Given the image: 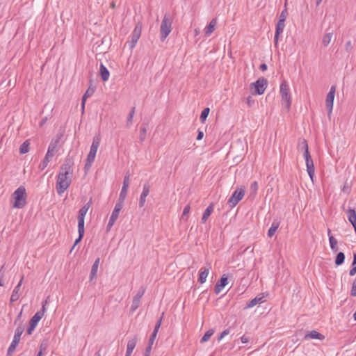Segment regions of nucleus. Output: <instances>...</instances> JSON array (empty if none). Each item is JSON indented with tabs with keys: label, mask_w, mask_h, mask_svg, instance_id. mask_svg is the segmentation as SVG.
<instances>
[{
	"label": "nucleus",
	"mask_w": 356,
	"mask_h": 356,
	"mask_svg": "<svg viewBox=\"0 0 356 356\" xmlns=\"http://www.w3.org/2000/svg\"><path fill=\"white\" fill-rule=\"evenodd\" d=\"M73 165L74 162L72 159L67 157L65 163L60 167L56 186L57 193L60 195H62L71 184L72 167Z\"/></svg>",
	"instance_id": "obj_1"
},
{
	"label": "nucleus",
	"mask_w": 356,
	"mask_h": 356,
	"mask_svg": "<svg viewBox=\"0 0 356 356\" xmlns=\"http://www.w3.org/2000/svg\"><path fill=\"white\" fill-rule=\"evenodd\" d=\"M14 200L13 207L16 209H22L26 204V192L24 186H21L17 188L12 194Z\"/></svg>",
	"instance_id": "obj_2"
},
{
	"label": "nucleus",
	"mask_w": 356,
	"mask_h": 356,
	"mask_svg": "<svg viewBox=\"0 0 356 356\" xmlns=\"http://www.w3.org/2000/svg\"><path fill=\"white\" fill-rule=\"evenodd\" d=\"M172 17L169 13L164 15L160 26V38L164 41L172 31Z\"/></svg>",
	"instance_id": "obj_3"
},
{
	"label": "nucleus",
	"mask_w": 356,
	"mask_h": 356,
	"mask_svg": "<svg viewBox=\"0 0 356 356\" xmlns=\"http://www.w3.org/2000/svg\"><path fill=\"white\" fill-rule=\"evenodd\" d=\"M100 141H101V138L99 136H95L93 137L92 143V145L90 147V152L87 156L86 163L85 165V169L86 170L90 168L92 163L95 161L97 149L100 145Z\"/></svg>",
	"instance_id": "obj_4"
},
{
	"label": "nucleus",
	"mask_w": 356,
	"mask_h": 356,
	"mask_svg": "<svg viewBox=\"0 0 356 356\" xmlns=\"http://www.w3.org/2000/svg\"><path fill=\"white\" fill-rule=\"evenodd\" d=\"M280 93L282 97V104L287 110H289L291 105V97L290 95V88L286 81H283L280 87Z\"/></svg>",
	"instance_id": "obj_5"
},
{
	"label": "nucleus",
	"mask_w": 356,
	"mask_h": 356,
	"mask_svg": "<svg viewBox=\"0 0 356 356\" xmlns=\"http://www.w3.org/2000/svg\"><path fill=\"white\" fill-rule=\"evenodd\" d=\"M24 329L22 325H19L16 328L13 341L11 342V343L8 349V355L10 354L11 353H13L15 350L16 346L18 345V343L20 341V337L24 332Z\"/></svg>",
	"instance_id": "obj_6"
},
{
	"label": "nucleus",
	"mask_w": 356,
	"mask_h": 356,
	"mask_svg": "<svg viewBox=\"0 0 356 356\" xmlns=\"http://www.w3.org/2000/svg\"><path fill=\"white\" fill-rule=\"evenodd\" d=\"M245 191L242 188L236 190L229 198L227 203L231 208L234 207L244 197Z\"/></svg>",
	"instance_id": "obj_7"
},
{
	"label": "nucleus",
	"mask_w": 356,
	"mask_h": 356,
	"mask_svg": "<svg viewBox=\"0 0 356 356\" xmlns=\"http://www.w3.org/2000/svg\"><path fill=\"white\" fill-rule=\"evenodd\" d=\"M44 316V310L37 312L29 321V327L26 330L28 334H31L36 327L38 322Z\"/></svg>",
	"instance_id": "obj_8"
},
{
	"label": "nucleus",
	"mask_w": 356,
	"mask_h": 356,
	"mask_svg": "<svg viewBox=\"0 0 356 356\" xmlns=\"http://www.w3.org/2000/svg\"><path fill=\"white\" fill-rule=\"evenodd\" d=\"M335 92L336 86H332L326 97L325 105L329 115L332 113V111Z\"/></svg>",
	"instance_id": "obj_9"
},
{
	"label": "nucleus",
	"mask_w": 356,
	"mask_h": 356,
	"mask_svg": "<svg viewBox=\"0 0 356 356\" xmlns=\"http://www.w3.org/2000/svg\"><path fill=\"white\" fill-rule=\"evenodd\" d=\"M255 89L254 93L257 95H262L267 86V80L264 78H260L257 81L251 83Z\"/></svg>",
	"instance_id": "obj_10"
},
{
	"label": "nucleus",
	"mask_w": 356,
	"mask_h": 356,
	"mask_svg": "<svg viewBox=\"0 0 356 356\" xmlns=\"http://www.w3.org/2000/svg\"><path fill=\"white\" fill-rule=\"evenodd\" d=\"M145 293V288L143 286H140V289H138V291H137V293L133 298L132 304L131 306V312H134L138 308L140 303V299L143 296Z\"/></svg>",
	"instance_id": "obj_11"
},
{
	"label": "nucleus",
	"mask_w": 356,
	"mask_h": 356,
	"mask_svg": "<svg viewBox=\"0 0 356 356\" xmlns=\"http://www.w3.org/2000/svg\"><path fill=\"white\" fill-rule=\"evenodd\" d=\"M140 34L141 27L137 25L132 32L131 40L128 42V46L130 49H132L135 47L138 39L140 37Z\"/></svg>",
	"instance_id": "obj_12"
},
{
	"label": "nucleus",
	"mask_w": 356,
	"mask_h": 356,
	"mask_svg": "<svg viewBox=\"0 0 356 356\" xmlns=\"http://www.w3.org/2000/svg\"><path fill=\"white\" fill-rule=\"evenodd\" d=\"M304 158L305 159L307 173L311 179L313 180L315 171L313 160L309 153H307L306 155H304Z\"/></svg>",
	"instance_id": "obj_13"
},
{
	"label": "nucleus",
	"mask_w": 356,
	"mask_h": 356,
	"mask_svg": "<svg viewBox=\"0 0 356 356\" xmlns=\"http://www.w3.org/2000/svg\"><path fill=\"white\" fill-rule=\"evenodd\" d=\"M150 191V186L148 183H145L143 185V191L140 194V199H139V207H143L146 202V197L149 195Z\"/></svg>",
	"instance_id": "obj_14"
},
{
	"label": "nucleus",
	"mask_w": 356,
	"mask_h": 356,
	"mask_svg": "<svg viewBox=\"0 0 356 356\" xmlns=\"http://www.w3.org/2000/svg\"><path fill=\"white\" fill-rule=\"evenodd\" d=\"M23 280H24V275L22 276L19 283L17 284V285L15 287V289L13 291L11 297H10L11 302H16L19 299V298L20 296V289H21V286L22 284Z\"/></svg>",
	"instance_id": "obj_15"
},
{
	"label": "nucleus",
	"mask_w": 356,
	"mask_h": 356,
	"mask_svg": "<svg viewBox=\"0 0 356 356\" xmlns=\"http://www.w3.org/2000/svg\"><path fill=\"white\" fill-rule=\"evenodd\" d=\"M227 284V277L226 275H223L220 280L216 283L214 291L216 294L220 293L223 288Z\"/></svg>",
	"instance_id": "obj_16"
},
{
	"label": "nucleus",
	"mask_w": 356,
	"mask_h": 356,
	"mask_svg": "<svg viewBox=\"0 0 356 356\" xmlns=\"http://www.w3.org/2000/svg\"><path fill=\"white\" fill-rule=\"evenodd\" d=\"M137 341L138 338L136 336L134 337L132 339L128 341L125 356L131 355V353L136 346Z\"/></svg>",
	"instance_id": "obj_17"
},
{
	"label": "nucleus",
	"mask_w": 356,
	"mask_h": 356,
	"mask_svg": "<svg viewBox=\"0 0 356 356\" xmlns=\"http://www.w3.org/2000/svg\"><path fill=\"white\" fill-rule=\"evenodd\" d=\"M161 321H162V316L160 318V319L156 322V325H155V327H154V331L152 333L151 336H150V338L149 339V346H152L154 342V340L156 337V335H157V333L159 332V330L161 327Z\"/></svg>",
	"instance_id": "obj_18"
},
{
	"label": "nucleus",
	"mask_w": 356,
	"mask_h": 356,
	"mask_svg": "<svg viewBox=\"0 0 356 356\" xmlns=\"http://www.w3.org/2000/svg\"><path fill=\"white\" fill-rule=\"evenodd\" d=\"M285 24L283 22L278 21L277 25H276V30L274 37V42L275 44L278 42V38L280 34H281L283 32V30L284 29Z\"/></svg>",
	"instance_id": "obj_19"
},
{
	"label": "nucleus",
	"mask_w": 356,
	"mask_h": 356,
	"mask_svg": "<svg viewBox=\"0 0 356 356\" xmlns=\"http://www.w3.org/2000/svg\"><path fill=\"white\" fill-rule=\"evenodd\" d=\"M330 233H331V230L330 229H328L327 234L329 236V242H330V248L334 252H336L339 250L338 245H337L338 242H337V240L333 236L330 235Z\"/></svg>",
	"instance_id": "obj_20"
},
{
	"label": "nucleus",
	"mask_w": 356,
	"mask_h": 356,
	"mask_svg": "<svg viewBox=\"0 0 356 356\" xmlns=\"http://www.w3.org/2000/svg\"><path fill=\"white\" fill-rule=\"evenodd\" d=\"M305 339H319L323 340L325 339V336L322 334L318 332L316 330H312L311 332H309L307 334H305Z\"/></svg>",
	"instance_id": "obj_21"
},
{
	"label": "nucleus",
	"mask_w": 356,
	"mask_h": 356,
	"mask_svg": "<svg viewBox=\"0 0 356 356\" xmlns=\"http://www.w3.org/2000/svg\"><path fill=\"white\" fill-rule=\"evenodd\" d=\"M216 24H217L216 18L212 19L211 21L210 22V23L204 29V33L207 36H209L213 32Z\"/></svg>",
	"instance_id": "obj_22"
},
{
	"label": "nucleus",
	"mask_w": 356,
	"mask_h": 356,
	"mask_svg": "<svg viewBox=\"0 0 356 356\" xmlns=\"http://www.w3.org/2000/svg\"><path fill=\"white\" fill-rule=\"evenodd\" d=\"M264 296H257L254 298L252 299L250 301H249L246 306L245 307V309H249L254 307L257 304H260L264 302Z\"/></svg>",
	"instance_id": "obj_23"
},
{
	"label": "nucleus",
	"mask_w": 356,
	"mask_h": 356,
	"mask_svg": "<svg viewBox=\"0 0 356 356\" xmlns=\"http://www.w3.org/2000/svg\"><path fill=\"white\" fill-rule=\"evenodd\" d=\"M99 74L101 75L102 79L103 81H106L108 80L110 76V73L106 66L101 63L99 66Z\"/></svg>",
	"instance_id": "obj_24"
},
{
	"label": "nucleus",
	"mask_w": 356,
	"mask_h": 356,
	"mask_svg": "<svg viewBox=\"0 0 356 356\" xmlns=\"http://www.w3.org/2000/svg\"><path fill=\"white\" fill-rule=\"evenodd\" d=\"M298 148L299 151L303 152V156L306 155L307 153H309L307 142L305 139L299 140Z\"/></svg>",
	"instance_id": "obj_25"
},
{
	"label": "nucleus",
	"mask_w": 356,
	"mask_h": 356,
	"mask_svg": "<svg viewBox=\"0 0 356 356\" xmlns=\"http://www.w3.org/2000/svg\"><path fill=\"white\" fill-rule=\"evenodd\" d=\"M119 214L120 212L117 211V209H113L107 225V229H110L111 227L114 225V223L118 218Z\"/></svg>",
	"instance_id": "obj_26"
},
{
	"label": "nucleus",
	"mask_w": 356,
	"mask_h": 356,
	"mask_svg": "<svg viewBox=\"0 0 356 356\" xmlns=\"http://www.w3.org/2000/svg\"><path fill=\"white\" fill-rule=\"evenodd\" d=\"M99 262H100V259L97 258L95 261V262L93 263V264L92 266V268H91L90 274V281L92 280L97 276Z\"/></svg>",
	"instance_id": "obj_27"
},
{
	"label": "nucleus",
	"mask_w": 356,
	"mask_h": 356,
	"mask_svg": "<svg viewBox=\"0 0 356 356\" xmlns=\"http://www.w3.org/2000/svg\"><path fill=\"white\" fill-rule=\"evenodd\" d=\"M347 216L349 222L352 224L353 226L356 225V211L354 208H350L347 211Z\"/></svg>",
	"instance_id": "obj_28"
},
{
	"label": "nucleus",
	"mask_w": 356,
	"mask_h": 356,
	"mask_svg": "<svg viewBox=\"0 0 356 356\" xmlns=\"http://www.w3.org/2000/svg\"><path fill=\"white\" fill-rule=\"evenodd\" d=\"M213 211V204H211L207 207V208L204 210V211L203 213L202 220H201L202 223H205L207 222V219L209 218V217L210 216V215L211 214Z\"/></svg>",
	"instance_id": "obj_29"
},
{
	"label": "nucleus",
	"mask_w": 356,
	"mask_h": 356,
	"mask_svg": "<svg viewBox=\"0 0 356 356\" xmlns=\"http://www.w3.org/2000/svg\"><path fill=\"white\" fill-rule=\"evenodd\" d=\"M94 92L95 90L93 88H89L83 95L81 99V109L83 112L84 111L85 104L87 98L91 97L93 95Z\"/></svg>",
	"instance_id": "obj_30"
},
{
	"label": "nucleus",
	"mask_w": 356,
	"mask_h": 356,
	"mask_svg": "<svg viewBox=\"0 0 356 356\" xmlns=\"http://www.w3.org/2000/svg\"><path fill=\"white\" fill-rule=\"evenodd\" d=\"M209 268H201L200 273V275H199V278H198V282L200 284H203V283H204L206 282L207 277V276L209 275Z\"/></svg>",
	"instance_id": "obj_31"
},
{
	"label": "nucleus",
	"mask_w": 356,
	"mask_h": 356,
	"mask_svg": "<svg viewBox=\"0 0 356 356\" xmlns=\"http://www.w3.org/2000/svg\"><path fill=\"white\" fill-rule=\"evenodd\" d=\"M279 226L280 222L277 220H274L268 231V236L270 238L273 237L279 228Z\"/></svg>",
	"instance_id": "obj_32"
},
{
	"label": "nucleus",
	"mask_w": 356,
	"mask_h": 356,
	"mask_svg": "<svg viewBox=\"0 0 356 356\" xmlns=\"http://www.w3.org/2000/svg\"><path fill=\"white\" fill-rule=\"evenodd\" d=\"M53 155H51L49 153H47L42 162L40 164L39 168L41 170H43L48 165V163L50 162L51 159L53 157Z\"/></svg>",
	"instance_id": "obj_33"
},
{
	"label": "nucleus",
	"mask_w": 356,
	"mask_h": 356,
	"mask_svg": "<svg viewBox=\"0 0 356 356\" xmlns=\"http://www.w3.org/2000/svg\"><path fill=\"white\" fill-rule=\"evenodd\" d=\"M58 140H52L48 147V150L47 153L50 154L51 155H54V152L57 151V145H58Z\"/></svg>",
	"instance_id": "obj_34"
},
{
	"label": "nucleus",
	"mask_w": 356,
	"mask_h": 356,
	"mask_svg": "<svg viewBox=\"0 0 356 356\" xmlns=\"http://www.w3.org/2000/svg\"><path fill=\"white\" fill-rule=\"evenodd\" d=\"M30 142L29 140H26L19 147V153L24 154L29 151Z\"/></svg>",
	"instance_id": "obj_35"
},
{
	"label": "nucleus",
	"mask_w": 356,
	"mask_h": 356,
	"mask_svg": "<svg viewBox=\"0 0 356 356\" xmlns=\"http://www.w3.org/2000/svg\"><path fill=\"white\" fill-rule=\"evenodd\" d=\"M91 204L92 200H90L88 202H87L83 207H82L80 209L78 215L85 217Z\"/></svg>",
	"instance_id": "obj_36"
},
{
	"label": "nucleus",
	"mask_w": 356,
	"mask_h": 356,
	"mask_svg": "<svg viewBox=\"0 0 356 356\" xmlns=\"http://www.w3.org/2000/svg\"><path fill=\"white\" fill-rule=\"evenodd\" d=\"M333 33L332 32L327 33L324 35L322 43L325 47H327L332 40Z\"/></svg>",
	"instance_id": "obj_37"
},
{
	"label": "nucleus",
	"mask_w": 356,
	"mask_h": 356,
	"mask_svg": "<svg viewBox=\"0 0 356 356\" xmlns=\"http://www.w3.org/2000/svg\"><path fill=\"white\" fill-rule=\"evenodd\" d=\"M214 334V330L213 329H210L208 331H207L203 335V337H202L201 340H200V342L201 343H204V342H207V341H209L211 338V337Z\"/></svg>",
	"instance_id": "obj_38"
},
{
	"label": "nucleus",
	"mask_w": 356,
	"mask_h": 356,
	"mask_svg": "<svg viewBox=\"0 0 356 356\" xmlns=\"http://www.w3.org/2000/svg\"><path fill=\"white\" fill-rule=\"evenodd\" d=\"M345 260V254L343 252H340L337 254L336 259H335V264L337 266H340L343 264Z\"/></svg>",
	"instance_id": "obj_39"
},
{
	"label": "nucleus",
	"mask_w": 356,
	"mask_h": 356,
	"mask_svg": "<svg viewBox=\"0 0 356 356\" xmlns=\"http://www.w3.org/2000/svg\"><path fill=\"white\" fill-rule=\"evenodd\" d=\"M135 111H136V108L134 106L129 113V115H128V118H127V126L128 127H131L132 125V123H133V118H134V114H135Z\"/></svg>",
	"instance_id": "obj_40"
},
{
	"label": "nucleus",
	"mask_w": 356,
	"mask_h": 356,
	"mask_svg": "<svg viewBox=\"0 0 356 356\" xmlns=\"http://www.w3.org/2000/svg\"><path fill=\"white\" fill-rule=\"evenodd\" d=\"M84 218L85 217L78 215V231L84 232Z\"/></svg>",
	"instance_id": "obj_41"
},
{
	"label": "nucleus",
	"mask_w": 356,
	"mask_h": 356,
	"mask_svg": "<svg viewBox=\"0 0 356 356\" xmlns=\"http://www.w3.org/2000/svg\"><path fill=\"white\" fill-rule=\"evenodd\" d=\"M209 111H210L209 108H205L202 110L201 115H200V120L202 122H204L207 120V118L209 115Z\"/></svg>",
	"instance_id": "obj_42"
},
{
	"label": "nucleus",
	"mask_w": 356,
	"mask_h": 356,
	"mask_svg": "<svg viewBox=\"0 0 356 356\" xmlns=\"http://www.w3.org/2000/svg\"><path fill=\"white\" fill-rule=\"evenodd\" d=\"M190 210H191V207L189 205H186L184 208V211H183V213H182V215H181V220H187L188 219V216L190 213Z\"/></svg>",
	"instance_id": "obj_43"
},
{
	"label": "nucleus",
	"mask_w": 356,
	"mask_h": 356,
	"mask_svg": "<svg viewBox=\"0 0 356 356\" xmlns=\"http://www.w3.org/2000/svg\"><path fill=\"white\" fill-rule=\"evenodd\" d=\"M127 191H128V188H126L125 187L123 188L122 187V189H121V191H120V196H119V200H125L126 197H127Z\"/></svg>",
	"instance_id": "obj_44"
},
{
	"label": "nucleus",
	"mask_w": 356,
	"mask_h": 356,
	"mask_svg": "<svg viewBox=\"0 0 356 356\" xmlns=\"http://www.w3.org/2000/svg\"><path fill=\"white\" fill-rule=\"evenodd\" d=\"M78 232H79V237L75 240L74 243V245L72 246V248L71 251L81 241V240L82 239V238H83V236L84 235V232L78 231Z\"/></svg>",
	"instance_id": "obj_45"
},
{
	"label": "nucleus",
	"mask_w": 356,
	"mask_h": 356,
	"mask_svg": "<svg viewBox=\"0 0 356 356\" xmlns=\"http://www.w3.org/2000/svg\"><path fill=\"white\" fill-rule=\"evenodd\" d=\"M147 129L145 127H142L140 131V140L144 141L146 138Z\"/></svg>",
	"instance_id": "obj_46"
},
{
	"label": "nucleus",
	"mask_w": 356,
	"mask_h": 356,
	"mask_svg": "<svg viewBox=\"0 0 356 356\" xmlns=\"http://www.w3.org/2000/svg\"><path fill=\"white\" fill-rule=\"evenodd\" d=\"M124 200H120L118 199V202H116L114 209H117L119 212L122 210L123 207Z\"/></svg>",
	"instance_id": "obj_47"
},
{
	"label": "nucleus",
	"mask_w": 356,
	"mask_h": 356,
	"mask_svg": "<svg viewBox=\"0 0 356 356\" xmlns=\"http://www.w3.org/2000/svg\"><path fill=\"white\" fill-rule=\"evenodd\" d=\"M287 15H288V13H287L286 9H284V10H282L281 14H280V15L279 21L280 22H285V20L286 19Z\"/></svg>",
	"instance_id": "obj_48"
},
{
	"label": "nucleus",
	"mask_w": 356,
	"mask_h": 356,
	"mask_svg": "<svg viewBox=\"0 0 356 356\" xmlns=\"http://www.w3.org/2000/svg\"><path fill=\"white\" fill-rule=\"evenodd\" d=\"M350 295L353 297H356V277H355V279L354 280L353 284H352V287H351V290H350Z\"/></svg>",
	"instance_id": "obj_49"
},
{
	"label": "nucleus",
	"mask_w": 356,
	"mask_h": 356,
	"mask_svg": "<svg viewBox=\"0 0 356 356\" xmlns=\"http://www.w3.org/2000/svg\"><path fill=\"white\" fill-rule=\"evenodd\" d=\"M129 177H130V175L129 174L125 175V177L124 178V181H123V185H122L123 188H124V187L126 188H129Z\"/></svg>",
	"instance_id": "obj_50"
},
{
	"label": "nucleus",
	"mask_w": 356,
	"mask_h": 356,
	"mask_svg": "<svg viewBox=\"0 0 356 356\" xmlns=\"http://www.w3.org/2000/svg\"><path fill=\"white\" fill-rule=\"evenodd\" d=\"M229 334V329L225 330L222 332H221L220 335L219 336L218 340V341H221L225 336L228 335Z\"/></svg>",
	"instance_id": "obj_51"
},
{
	"label": "nucleus",
	"mask_w": 356,
	"mask_h": 356,
	"mask_svg": "<svg viewBox=\"0 0 356 356\" xmlns=\"http://www.w3.org/2000/svg\"><path fill=\"white\" fill-rule=\"evenodd\" d=\"M49 297L48 296L47 298V299L44 300V301H42V308L40 311L44 310V314L46 312V310H47L46 306L49 303Z\"/></svg>",
	"instance_id": "obj_52"
},
{
	"label": "nucleus",
	"mask_w": 356,
	"mask_h": 356,
	"mask_svg": "<svg viewBox=\"0 0 356 356\" xmlns=\"http://www.w3.org/2000/svg\"><path fill=\"white\" fill-rule=\"evenodd\" d=\"M258 189V184L257 181H253L250 185V190L256 192Z\"/></svg>",
	"instance_id": "obj_53"
},
{
	"label": "nucleus",
	"mask_w": 356,
	"mask_h": 356,
	"mask_svg": "<svg viewBox=\"0 0 356 356\" xmlns=\"http://www.w3.org/2000/svg\"><path fill=\"white\" fill-rule=\"evenodd\" d=\"M151 350H152V346L148 345L145 349L144 356H149Z\"/></svg>",
	"instance_id": "obj_54"
},
{
	"label": "nucleus",
	"mask_w": 356,
	"mask_h": 356,
	"mask_svg": "<svg viewBox=\"0 0 356 356\" xmlns=\"http://www.w3.org/2000/svg\"><path fill=\"white\" fill-rule=\"evenodd\" d=\"M353 267L350 270V272H349V275L350 276H353L356 274V266H353Z\"/></svg>",
	"instance_id": "obj_55"
},
{
	"label": "nucleus",
	"mask_w": 356,
	"mask_h": 356,
	"mask_svg": "<svg viewBox=\"0 0 356 356\" xmlns=\"http://www.w3.org/2000/svg\"><path fill=\"white\" fill-rule=\"evenodd\" d=\"M241 341L243 343H246L249 341V338L245 335L241 337Z\"/></svg>",
	"instance_id": "obj_56"
},
{
	"label": "nucleus",
	"mask_w": 356,
	"mask_h": 356,
	"mask_svg": "<svg viewBox=\"0 0 356 356\" xmlns=\"http://www.w3.org/2000/svg\"><path fill=\"white\" fill-rule=\"evenodd\" d=\"M204 136V133L203 131H198V134H197V140H202V138Z\"/></svg>",
	"instance_id": "obj_57"
},
{
	"label": "nucleus",
	"mask_w": 356,
	"mask_h": 356,
	"mask_svg": "<svg viewBox=\"0 0 356 356\" xmlns=\"http://www.w3.org/2000/svg\"><path fill=\"white\" fill-rule=\"evenodd\" d=\"M259 69L261 71H265L267 70V65L266 63H262L260 65Z\"/></svg>",
	"instance_id": "obj_58"
},
{
	"label": "nucleus",
	"mask_w": 356,
	"mask_h": 356,
	"mask_svg": "<svg viewBox=\"0 0 356 356\" xmlns=\"http://www.w3.org/2000/svg\"><path fill=\"white\" fill-rule=\"evenodd\" d=\"M46 350V345H45V344H44V343H42V344L40 345V351H39V352H41V353H42V352H43L44 350Z\"/></svg>",
	"instance_id": "obj_59"
},
{
	"label": "nucleus",
	"mask_w": 356,
	"mask_h": 356,
	"mask_svg": "<svg viewBox=\"0 0 356 356\" xmlns=\"http://www.w3.org/2000/svg\"><path fill=\"white\" fill-rule=\"evenodd\" d=\"M355 265H356V253L353 254V264H352V266H355Z\"/></svg>",
	"instance_id": "obj_60"
},
{
	"label": "nucleus",
	"mask_w": 356,
	"mask_h": 356,
	"mask_svg": "<svg viewBox=\"0 0 356 356\" xmlns=\"http://www.w3.org/2000/svg\"><path fill=\"white\" fill-rule=\"evenodd\" d=\"M322 0H316V6H318L321 3Z\"/></svg>",
	"instance_id": "obj_61"
},
{
	"label": "nucleus",
	"mask_w": 356,
	"mask_h": 356,
	"mask_svg": "<svg viewBox=\"0 0 356 356\" xmlns=\"http://www.w3.org/2000/svg\"><path fill=\"white\" fill-rule=\"evenodd\" d=\"M354 319L356 321V312L353 314Z\"/></svg>",
	"instance_id": "obj_62"
},
{
	"label": "nucleus",
	"mask_w": 356,
	"mask_h": 356,
	"mask_svg": "<svg viewBox=\"0 0 356 356\" xmlns=\"http://www.w3.org/2000/svg\"><path fill=\"white\" fill-rule=\"evenodd\" d=\"M37 356H42V353H41V352H39V353H38Z\"/></svg>",
	"instance_id": "obj_63"
},
{
	"label": "nucleus",
	"mask_w": 356,
	"mask_h": 356,
	"mask_svg": "<svg viewBox=\"0 0 356 356\" xmlns=\"http://www.w3.org/2000/svg\"><path fill=\"white\" fill-rule=\"evenodd\" d=\"M346 189V186H344L343 188V191H345Z\"/></svg>",
	"instance_id": "obj_64"
}]
</instances>
